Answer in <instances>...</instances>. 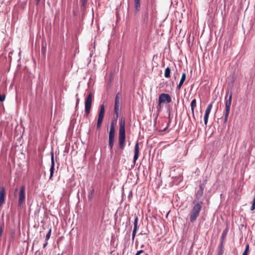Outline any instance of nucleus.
Here are the masks:
<instances>
[{
	"label": "nucleus",
	"instance_id": "obj_39",
	"mask_svg": "<svg viewBox=\"0 0 255 255\" xmlns=\"http://www.w3.org/2000/svg\"><path fill=\"white\" fill-rule=\"evenodd\" d=\"M151 13H153V9H152V6H151Z\"/></svg>",
	"mask_w": 255,
	"mask_h": 255
},
{
	"label": "nucleus",
	"instance_id": "obj_6",
	"mask_svg": "<svg viewBox=\"0 0 255 255\" xmlns=\"http://www.w3.org/2000/svg\"><path fill=\"white\" fill-rule=\"evenodd\" d=\"M207 182V180L205 179L203 181L202 183L200 184L199 189L198 191H197V192L195 193V200H197V201H200V199L203 195L204 190L205 188Z\"/></svg>",
	"mask_w": 255,
	"mask_h": 255
},
{
	"label": "nucleus",
	"instance_id": "obj_23",
	"mask_svg": "<svg viewBox=\"0 0 255 255\" xmlns=\"http://www.w3.org/2000/svg\"><path fill=\"white\" fill-rule=\"evenodd\" d=\"M209 115L205 113L204 116V124L206 126H207L208 121V118H209Z\"/></svg>",
	"mask_w": 255,
	"mask_h": 255
},
{
	"label": "nucleus",
	"instance_id": "obj_42",
	"mask_svg": "<svg viewBox=\"0 0 255 255\" xmlns=\"http://www.w3.org/2000/svg\"><path fill=\"white\" fill-rule=\"evenodd\" d=\"M144 17H145V14H144ZM146 17H147V16H146ZM144 19L145 20V17L144 18Z\"/></svg>",
	"mask_w": 255,
	"mask_h": 255
},
{
	"label": "nucleus",
	"instance_id": "obj_4",
	"mask_svg": "<svg viewBox=\"0 0 255 255\" xmlns=\"http://www.w3.org/2000/svg\"><path fill=\"white\" fill-rule=\"evenodd\" d=\"M18 206L20 207L24 203L25 200V188L24 185H22L18 193Z\"/></svg>",
	"mask_w": 255,
	"mask_h": 255
},
{
	"label": "nucleus",
	"instance_id": "obj_19",
	"mask_svg": "<svg viewBox=\"0 0 255 255\" xmlns=\"http://www.w3.org/2000/svg\"><path fill=\"white\" fill-rule=\"evenodd\" d=\"M186 75L185 72L183 73L179 83L183 84L186 79Z\"/></svg>",
	"mask_w": 255,
	"mask_h": 255
},
{
	"label": "nucleus",
	"instance_id": "obj_33",
	"mask_svg": "<svg viewBox=\"0 0 255 255\" xmlns=\"http://www.w3.org/2000/svg\"><path fill=\"white\" fill-rule=\"evenodd\" d=\"M182 85L183 84H180V83H179L178 85L177 86V89H178V90H180L181 87H182Z\"/></svg>",
	"mask_w": 255,
	"mask_h": 255
},
{
	"label": "nucleus",
	"instance_id": "obj_36",
	"mask_svg": "<svg viewBox=\"0 0 255 255\" xmlns=\"http://www.w3.org/2000/svg\"><path fill=\"white\" fill-rule=\"evenodd\" d=\"M143 252V251L142 250H140L139 251H138L136 254H135V255H139L141 253H142Z\"/></svg>",
	"mask_w": 255,
	"mask_h": 255
},
{
	"label": "nucleus",
	"instance_id": "obj_15",
	"mask_svg": "<svg viewBox=\"0 0 255 255\" xmlns=\"http://www.w3.org/2000/svg\"><path fill=\"white\" fill-rule=\"evenodd\" d=\"M109 135H115V129L113 123L111 124Z\"/></svg>",
	"mask_w": 255,
	"mask_h": 255
},
{
	"label": "nucleus",
	"instance_id": "obj_9",
	"mask_svg": "<svg viewBox=\"0 0 255 255\" xmlns=\"http://www.w3.org/2000/svg\"><path fill=\"white\" fill-rule=\"evenodd\" d=\"M5 200V189L2 187L0 190V206H1Z\"/></svg>",
	"mask_w": 255,
	"mask_h": 255
},
{
	"label": "nucleus",
	"instance_id": "obj_8",
	"mask_svg": "<svg viewBox=\"0 0 255 255\" xmlns=\"http://www.w3.org/2000/svg\"><path fill=\"white\" fill-rule=\"evenodd\" d=\"M105 115V106L104 104L100 105V109L98 115L97 128L99 129L102 125L103 118Z\"/></svg>",
	"mask_w": 255,
	"mask_h": 255
},
{
	"label": "nucleus",
	"instance_id": "obj_2",
	"mask_svg": "<svg viewBox=\"0 0 255 255\" xmlns=\"http://www.w3.org/2000/svg\"><path fill=\"white\" fill-rule=\"evenodd\" d=\"M125 138V120L124 118H122L120 120L119 129V146L122 149L124 147Z\"/></svg>",
	"mask_w": 255,
	"mask_h": 255
},
{
	"label": "nucleus",
	"instance_id": "obj_32",
	"mask_svg": "<svg viewBox=\"0 0 255 255\" xmlns=\"http://www.w3.org/2000/svg\"><path fill=\"white\" fill-rule=\"evenodd\" d=\"M18 189L17 188H16L14 190V196L15 197H16L17 195V194H18Z\"/></svg>",
	"mask_w": 255,
	"mask_h": 255
},
{
	"label": "nucleus",
	"instance_id": "obj_21",
	"mask_svg": "<svg viewBox=\"0 0 255 255\" xmlns=\"http://www.w3.org/2000/svg\"><path fill=\"white\" fill-rule=\"evenodd\" d=\"M249 252V245L247 244L246 246L245 249L242 255H248Z\"/></svg>",
	"mask_w": 255,
	"mask_h": 255
},
{
	"label": "nucleus",
	"instance_id": "obj_25",
	"mask_svg": "<svg viewBox=\"0 0 255 255\" xmlns=\"http://www.w3.org/2000/svg\"><path fill=\"white\" fill-rule=\"evenodd\" d=\"M229 114H230V112H225V118H224V124H226V123L227 122Z\"/></svg>",
	"mask_w": 255,
	"mask_h": 255
},
{
	"label": "nucleus",
	"instance_id": "obj_5",
	"mask_svg": "<svg viewBox=\"0 0 255 255\" xmlns=\"http://www.w3.org/2000/svg\"><path fill=\"white\" fill-rule=\"evenodd\" d=\"M226 100L225 104V112H230L232 99V92L227 90L225 96Z\"/></svg>",
	"mask_w": 255,
	"mask_h": 255
},
{
	"label": "nucleus",
	"instance_id": "obj_22",
	"mask_svg": "<svg viewBox=\"0 0 255 255\" xmlns=\"http://www.w3.org/2000/svg\"><path fill=\"white\" fill-rule=\"evenodd\" d=\"M167 112L168 113L169 122H168V123L167 124V126L163 129V131H165L166 129V128H167L168 126H169L170 123L171 122V118H170V110L169 109H168Z\"/></svg>",
	"mask_w": 255,
	"mask_h": 255
},
{
	"label": "nucleus",
	"instance_id": "obj_7",
	"mask_svg": "<svg viewBox=\"0 0 255 255\" xmlns=\"http://www.w3.org/2000/svg\"><path fill=\"white\" fill-rule=\"evenodd\" d=\"M171 101V98L168 94L162 93L159 96L158 106L160 107L162 103H170Z\"/></svg>",
	"mask_w": 255,
	"mask_h": 255
},
{
	"label": "nucleus",
	"instance_id": "obj_37",
	"mask_svg": "<svg viewBox=\"0 0 255 255\" xmlns=\"http://www.w3.org/2000/svg\"><path fill=\"white\" fill-rule=\"evenodd\" d=\"M136 234V231H133L132 232V239H133Z\"/></svg>",
	"mask_w": 255,
	"mask_h": 255
},
{
	"label": "nucleus",
	"instance_id": "obj_18",
	"mask_svg": "<svg viewBox=\"0 0 255 255\" xmlns=\"http://www.w3.org/2000/svg\"><path fill=\"white\" fill-rule=\"evenodd\" d=\"M213 102H211V103H210L207 108H206V111H205V113L207 114H208L209 115L210 112H211V109L212 108V106H213Z\"/></svg>",
	"mask_w": 255,
	"mask_h": 255
},
{
	"label": "nucleus",
	"instance_id": "obj_34",
	"mask_svg": "<svg viewBox=\"0 0 255 255\" xmlns=\"http://www.w3.org/2000/svg\"><path fill=\"white\" fill-rule=\"evenodd\" d=\"M223 250H218V255H223Z\"/></svg>",
	"mask_w": 255,
	"mask_h": 255
},
{
	"label": "nucleus",
	"instance_id": "obj_35",
	"mask_svg": "<svg viewBox=\"0 0 255 255\" xmlns=\"http://www.w3.org/2000/svg\"><path fill=\"white\" fill-rule=\"evenodd\" d=\"M79 103V99L78 98H77L76 100V108L78 107V104Z\"/></svg>",
	"mask_w": 255,
	"mask_h": 255
},
{
	"label": "nucleus",
	"instance_id": "obj_44",
	"mask_svg": "<svg viewBox=\"0 0 255 255\" xmlns=\"http://www.w3.org/2000/svg\"><path fill=\"white\" fill-rule=\"evenodd\" d=\"M147 7H150V5H148V4H147Z\"/></svg>",
	"mask_w": 255,
	"mask_h": 255
},
{
	"label": "nucleus",
	"instance_id": "obj_40",
	"mask_svg": "<svg viewBox=\"0 0 255 255\" xmlns=\"http://www.w3.org/2000/svg\"><path fill=\"white\" fill-rule=\"evenodd\" d=\"M160 31H164V29H162V28H160Z\"/></svg>",
	"mask_w": 255,
	"mask_h": 255
},
{
	"label": "nucleus",
	"instance_id": "obj_31",
	"mask_svg": "<svg viewBox=\"0 0 255 255\" xmlns=\"http://www.w3.org/2000/svg\"><path fill=\"white\" fill-rule=\"evenodd\" d=\"M255 209V197L254 199L251 208V210H254Z\"/></svg>",
	"mask_w": 255,
	"mask_h": 255
},
{
	"label": "nucleus",
	"instance_id": "obj_29",
	"mask_svg": "<svg viewBox=\"0 0 255 255\" xmlns=\"http://www.w3.org/2000/svg\"><path fill=\"white\" fill-rule=\"evenodd\" d=\"M223 243L224 241H221V242L220 243V245H219L218 247V250H223Z\"/></svg>",
	"mask_w": 255,
	"mask_h": 255
},
{
	"label": "nucleus",
	"instance_id": "obj_17",
	"mask_svg": "<svg viewBox=\"0 0 255 255\" xmlns=\"http://www.w3.org/2000/svg\"><path fill=\"white\" fill-rule=\"evenodd\" d=\"M170 73H171V69L169 67H167L164 72V76L166 78H169L170 77Z\"/></svg>",
	"mask_w": 255,
	"mask_h": 255
},
{
	"label": "nucleus",
	"instance_id": "obj_46",
	"mask_svg": "<svg viewBox=\"0 0 255 255\" xmlns=\"http://www.w3.org/2000/svg\"><path fill=\"white\" fill-rule=\"evenodd\" d=\"M234 80L232 81V82L233 83V84L234 83Z\"/></svg>",
	"mask_w": 255,
	"mask_h": 255
},
{
	"label": "nucleus",
	"instance_id": "obj_28",
	"mask_svg": "<svg viewBox=\"0 0 255 255\" xmlns=\"http://www.w3.org/2000/svg\"><path fill=\"white\" fill-rule=\"evenodd\" d=\"M120 97V94L118 93L115 98V103L119 104V99Z\"/></svg>",
	"mask_w": 255,
	"mask_h": 255
},
{
	"label": "nucleus",
	"instance_id": "obj_14",
	"mask_svg": "<svg viewBox=\"0 0 255 255\" xmlns=\"http://www.w3.org/2000/svg\"><path fill=\"white\" fill-rule=\"evenodd\" d=\"M135 12H137L140 9V0H134Z\"/></svg>",
	"mask_w": 255,
	"mask_h": 255
},
{
	"label": "nucleus",
	"instance_id": "obj_12",
	"mask_svg": "<svg viewBox=\"0 0 255 255\" xmlns=\"http://www.w3.org/2000/svg\"><path fill=\"white\" fill-rule=\"evenodd\" d=\"M196 107V100L193 99L191 103V111H192V117L195 119V115H194V109Z\"/></svg>",
	"mask_w": 255,
	"mask_h": 255
},
{
	"label": "nucleus",
	"instance_id": "obj_26",
	"mask_svg": "<svg viewBox=\"0 0 255 255\" xmlns=\"http://www.w3.org/2000/svg\"><path fill=\"white\" fill-rule=\"evenodd\" d=\"M137 218H136L134 220V229L133 231H136L137 230Z\"/></svg>",
	"mask_w": 255,
	"mask_h": 255
},
{
	"label": "nucleus",
	"instance_id": "obj_1",
	"mask_svg": "<svg viewBox=\"0 0 255 255\" xmlns=\"http://www.w3.org/2000/svg\"><path fill=\"white\" fill-rule=\"evenodd\" d=\"M193 203L194 205L190 213V221L191 223H194L199 216L202 209L203 201H197V202H195V200H194L193 201Z\"/></svg>",
	"mask_w": 255,
	"mask_h": 255
},
{
	"label": "nucleus",
	"instance_id": "obj_11",
	"mask_svg": "<svg viewBox=\"0 0 255 255\" xmlns=\"http://www.w3.org/2000/svg\"><path fill=\"white\" fill-rule=\"evenodd\" d=\"M115 135H109V145L110 150H112L115 142Z\"/></svg>",
	"mask_w": 255,
	"mask_h": 255
},
{
	"label": "nucleus",
	"instance_id": "obj_10",
	"mask_svg": "<svg viewBox=\"0 0 255 255\" xmlns=\"http://www.w3.org/2000/svg\"><path fill=\"white\" fill-rule=\"evenodd\" d=\"M54 166H55V164H54V155H53V154L52 153V156H51V167L50 169V174L49 179H51L53 176L54 170Z\"/></svg>",
	"mask_w": 255,
	"mask_h": 255
},
{
	"label": "nucleus",
	"instance_id": "obj_47",
	"mask_svg": "<svg viewBox=\"0 0 255 255\" xmlns=\"http://www.w3.org/2000/svg\"><path fill=\"white\" fill-rule=\"evenodd\" d=\"M147 230L148 231V232L149 233V231H148V228H147Z\"/></svg>",
	"mask_w": 255,
	"mask_h": 255
},
{
	"label": "nucleus",
	"instance_id": "obj_38",
	"mask_svg": "<svg viewBox=\"0 0 255 255\" xmlns=\"http://www.w3.org/2000/svg\"><path fill=\"white\" fill-rule=\"evenodd\" d=\"M47 245V242H46L44 245H43V247L45 248Z\"/></svg>",
	"mask_w": 255,
	"mask_h": 255
},
{
	"label": "nucleus",
	"instance_id": "obj_13",
	"mask_svg": "<svg viewBox=\"0 0 255 255\" xmlns=\"http://www.w3.org/2000/svg\"><path fill=\"white\" fill-rule=\"evenodd\" d=\"M138 153H139V147L138 144L137 143L135 144V148H134V161L135 162L138 157Z\"/></svg>",
	"mask_w": 255,
	"mask_h": 255
},
{
	"label": "nucleus",
	"instance_id": "obj_30",
	"mask_svg": "<svg viewBox=\"0 0 255 255\" xmlns=\"http://www.w3.org/2000/svg\"><path fill=\"white\" fill-rule=\"evenodd\" d=\"M223 243L224 241H221V242L220 243V245H219L218 247V250H223Z\"/></svg>",
	"mask_w": 255,
	"mask_h": 255
},
{
	"label": "nucleus",
	"instance_id": "obj_24",
	"mask_svg": "<svg viewBox=\"0 0 255 255\" xmlns=\"http://www.w3.org/2000/svg\"><path fill=\"white\" fill-rule=\"evenodd\" d=\"M119 104L115 103V112L118 116V111L119 110Z\"/></svg>",
	"mask_w": 255,
	"mask_h": 255
},
{
	"label": "nucleus",
	"instance_id": "obj_20",
	"mask_svg": "<svg viewBox=\"0 0 255 255\" xmlns=\"http://www.w3.org/2000/svg\"><path fill=\"white\" fill-rule=\"evenodd\" d=\"M227 232H228V229H226L223 232L222 234V236H221V239L222 241H224L225 239V238L226 237V236H227Z\"/></svg>",
	"mask_w": 255,
	"mask_h": 255
},
{
	"label": "nucleus",
	"instance_id": "obj_48",
	"mask_svg": "<svg viewBox=\"0 0 255 255\" xmlns=\"http://www.w3.org/2000/svg\"><path fill=\"white\" fill-rule=\"evenodd\" d=\"M40 0H37V2H38Z\"/></svg>",
	"mask_w": 255,
	"mask_h": 255
},
{
	"label": "nucleus",
	"instance_id": "obj_16",
	"mask_svg": "<svg viewBox=\"0 0 255 255\" xmlns=\"http://www.w3.org/2000/svg\"><path fill=\"white\" fill-rule=\"evenodd\" d=\"M46 51V44L45 42H42L41 46V53L44 56H45Z\"/></svg>",
	"mask_w": 255,
	"mask_h": 255
},
{
	"label": "nucleus",
	"instance_id": "obj_3",
	"mask_svg": "<svg viewBox=\"0 0 255 255\" xmlns=\"http://www.w3.org/2000/svg\"><path fill=\"white\" fill-rule=\"evenodd\" d=\"M93 101V96L90 93L85 99V116L88 117L91 109L92 103Z\"/></svg>",
	"mask_w": 255,
	"mask_h": 255
},
{
	"label": "nucleus",
	"instance_id": "obj_27",
	"mask_svg": "<svg viewBox=\"0 0 255 255\" xmlns=\"http://www.w3.org/2000/svg\"><path fill=\"white\" fill-rule=\"evenodd\" d=\"M51 229H50L48 231V233L47 234V235L46 236V238H45L46 241H48L49 240V239L50 238V237L51 236Z\"/></svg>",
	"mask_w": 255,
	"mask_h": 255
},
{
	"label": "nucleus",
	"instance_id": "obj_45",
	"mask_svg": "<svg viewBox=\"0 0 255 255\" xmlns=\"http://www.w3.org/2000/svg\"><path fill=\"white\" fill-rule=\"evenodd\" d=\"M147 7H150V5H148V4H147Z\"/></svg>",
	"mask_w": 255,
	"mask_h": 255
},
{
	"label": "nucleus",
	"instance_id": "obj_43",
	"mask_svg": "<svg viewBox=\"0 0 255 255\" xmlns=\"http://www.w3.org/2000/svg\"><path fill=\"white\" fill-rule=\"evenodd\" d=\"M151 4H152V0H151Z\"/></svg>",
	"mask_w": 255,
	"mask_h": 255
},
{
	"label": "nucleus",
	"instance_id": "obj_41",
	"mask_svg": "<svg viewBox=\"0 0 255 255\" xmlns=\"http://www.w3.org/2000/svg\"><path fill=\"white\" fill-rule=\"evenodd\" d=\"M188 35H189V37H190L191 33H188Z\"/></svg>",
	"mask_w": 255,
	"mask_h": 255
}]
</instances>
